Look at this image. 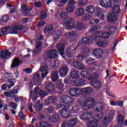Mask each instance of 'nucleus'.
Instances as JSON below:
<instances>
[{"label": "nucleus", "instance_id": "nucleus-5", "mask_svg": "<svg viewBox=\"0 0 127 127\" xmlns=\"http://www.w3.org/2000/svg\"><path fill=\"white\" fill-rule=\"evenodd\" d=\"M94 104H95V99L94 98L92 97L87 98L84 103L82 108L84 111L90 110Z\"/></svg>", "mask_w": 127, "mask_h": 127}, {"label": "nucleus", "instance_id": "nucleus-29", "mask_svg": "<svg viewBox=\"0 0 127 127\" xmlns=\"http://www.w3.org/2000/svg\"><path fill=\"white\" fill-rule=\"evenodd\" d=\"M70 77L73 79H77L80 77V74H79V71L77 70H72L70 72Z\"/></svg>", "mask_w": 127, "mask_h": 127}, {"label": "nucleus", "instance_id": "nucleus-24", "mask_svg": "<svg viewBox=\"0 0 127 127\" xmlns=\"http://www.w3.org/2000/svg\"><path fill=\"white\" fill-rule=\"evenodd\" d=\"M81 89V94H83L84 95H87L93 92V88L90 87H84Z\"/></svg>", "mask_w": 127, "mask_h": 127}, {"label": "nucleus", "instance_id": "nucleus-40", "mask_svg": "<svg viewBox=\"0 0 127 127\" xmlns=\"http://www.w3.org/2000/svg\"><path fill=\"white\" fill-rule=\"evenodd\" d=\"M20 64V61H19V59L18 58L15 59L14 61L12 62L11 67V68H14V67H17V66H19Z\"/></svg>", "mask_w": 127, "mask_h": 127}, {"label": "nucleus", "instance_id": "nucleus-27", "mask_svg": "<svg viewBox=\"0 0 127 127\" xmlns=\"http://www.w3.org/2000/svg\"><path fill=\"white\" fill-rule=\"evenodd\" d=\"M72 84L76 87H81V86H84L85 85V81L82 79H80L73 81Z\"/></svg>", "mask_w": 127, "mask_h": 127}, {"label": "nucleus", "instance_id": "nucleus-41", "mask_svg": "<svg viewBox=\"0 0 127 127\" xmlns=\"http://www.w3.org/2000/svg\"><path fill=\"white\" fill-rule=\"evenodd\" d=\"M52 29H53V26L52 24L47 25L44 29V34H46V32H49V31H51Z\"/></svg>", "mask_w": 127, "mask_h": 127}, {"label": "nucleus", "instance_id": "nucleus-28", "mask_svg": "<svg viewBox=\"0 0 127 127\" xmlns=\"http://www.w3.org/2000/svg\"><path fill=\"white\" fill-rule=\"evenodd\" d=\"M62 35V32L61 31H56L54 35V41L57 42Z\"/></svg>", "mask_w": 127, "mask_h": 127}, {"label": "nucleus", "instance_id": "nucleus-36", "mask_svg": "<svg viewBox=\"0 0 127 127\" xmlns=\"http://www.w3.org/2000/svg\"><path fill=\"white\" fill-rule=\"evenodd\" d=\"M68 123V127H75L77 125V119L72 118L69 120Z\"/></svg>", "mask_w": 127, "mask_h": 127}, {"label": "nucleus", "instance_id": "nucleus-50", "mask_svg": "<svg viewBox=\"0 0 127 127\" xmlns=\"http://www.w3.org/2000/svg\"><path fill=\"white\" fill-rule=\"evenodd\" d=\"M99 29H101V26H100L99 25H97L93 27H91L89 31L90 32H93V31H95V30H98Z\"/></svg>", "mask_w": 127, "mask_h": 127}, {"label": "nucleus", "instance_id": "nucleus-43", "mask_svg": "<svg viewBox=\"0 0 127 127\" xmlns=\"http://www.w3.org/2000/svg\"><path fill=\"white\" fill-rule=\"evenodd\" d=\"M46 91H47V92H53V91H54V85L53 83H48L47 85Z\"/></svg>", "mask_w": 127, "mask_h": 127}, {"label": "nucleus", "instance_id": "nucleus-20", "mask_svg": "<svg viewBox=\"0 0 127 127\" xmlns=\"http://www.w3.org/2000/svg\"><path fill=\"white\" fill-rule=\"evenodd\" d=\"M72 48H73V46H71L66 49L65 54H66V56L67 57H72V56H73V52L76 50V48H77V47L73 49H72Z\"/></svg>", "mask_w": 127, "mask_h": 127}, {"label": "nucleus", "instance_id": "nucleus-42", "mask_svg": "<svg viewBox=\"0 0 127 127\" xmlns=\"http://www.w3.org/2000/svg\"><path fill=\"white\" fill-rule=\"evenodd\" d=\"M91 84L92 87L96 89L100 88L102 86V83L100 81H91Z\"/></svg>", "mask_w": 127, "mask_h": 127}, {"label": "nucleus", "instance_id": "nucleus-8", "mask_svg": "<svg viewBox=\"0 0 127 127\" xmlns=\"http://www.w3.org/2000/svg\"><path fill=\"white\" fill-rule=\"evenodd\" d=\"M68 94L72 97H74V98H77L79 97L80 95L81 94V88L79 87H75L69 90Z\"/></svg>", "mask_w": 127, "mask_h": 127}, {"label": "nucleus", "instance_id": "nucleus-7", "mask_svg": "<svg viewBox=\"0 0 127 127\" xmlns=\"http://www.w3.org/2000/svg\"><path fill=\"white\" fill-rule=\"evenodd\" d=\"M64 23L66 25V27L68 30L73 29L74 28V24L75 22L74 19L71 17H66L64 19Z\"/></svg>", "mask_w": 127, "mask_h": 127}, {"label": "nucleus", "instance_id": "nucleus-13", "mask_svg": "<svg viewBox=\"0 0 127 127\" xmlns=\"http://www.w3.org/2000/svg\"><path fill=\"white\" fill-rule=\"evenodd\" d=\"M59 72L61 77L64 78V77L67 76V74H68V72H69V68H68L67 66H64L59 69Z\"/></svg>", "mask_w": 127, "mask_h": 127}, {"label": "nucleus", "instance_id": "nucleus-33", "mask_svg": "<svg viewBox=\"0 0 127 127\" xmlns=\"http://www.w3.org/2000/svg\"><path fill=\"white\" fill-rule=\"evenodd\" d=\"M101 12L102 10H101V9H97L95 11V15L98 16L99 18H101V19H102V20H104V19H105V16L103 14H101Z\"/></svg>", "mask_w": 127, "mask_h": 127}, {"label": "nucleus", "instance_id": "nucleus-4", "mask_svg": "<svg viewBox=\"0 0 127 127\" xmlns=\"http://www.w3.org/2000/svg\"><path fill=\"white\" fill-rule=\"evenodd\" d=\"M105 30L107 32H104L101 36L96 37V39L97 40H100V39H107L110 37L111 34H113L115 31V28L114 27L106 28Z\"/></svg>", "mask_w": 127, "mask_h": 127}, {"label": "nucleus", "instance_id": "nucleus-61", "mask_svg": "<svg viewBox=\"0 0 127 127\" xmlns=\"http://www.w3.org/2000/svg\"><path fill=\"white\" fill-rule=\"evenodd\" d=\"M40 18H42V19H44V18H47V14H46V12H45V11H42L41 12Z\"/></svg>", "mask_w": 127, "mask_h": 127}, {"label": "nucleus", "instance_id": "nucleus-3", "mask_svg": "<svg viewBox=\"0 0 127 127\" xmlns=\"http://www.w3.org/2000/svg\"><path fill=\"white\" fill-rule=\"evenodd\" d=\"M101 32L100 30L97 31L96 32H95L94 35L91 36V37H90V39H89V38H87V37H84L82 38V43H81V44H90V43H92V42H93V41H98L100 40H96V38L97 37H98V36H101L98 35V34H100Z\"/></svg>", "mask_w": 127, "mask_h": 127}, {"label": "nucleus", "instance_id": "nucleus-16", "mask_svg": "<svg viewBox=\"0 0 127 127\" xmlns=\"http://www.w3.org/2000/svg\"><path fill=\"white\" fill-rule=\"evenodd\" d=\"M79 118L81 121H87V120H90V119H93V116L88 112H85L80 115Z\"/></svg>", "mask_w": 127, "mask_h": 127}, {"label": "nucleus", "instance_id": "nucleus-48", "mask_svg": "<svg viewBox=\"0 0 127 127\" xmlns=\"http://www.w3.org/2000/svg\"><path fill=\"white\" fill-rule=\"evenodd\" d=\"M88 3V0H79L78 4L79 6H85Z\"/></svg>", "mask_w": 127, "mask_h": 127}, {"label": "nucleus", "instance_id": "nucleus-15", "mask_svg": "<svg viewBox=\"0 0 127 127\" xmlns=\"http://www.w3.org/2000/svg\"><path fill=\"white\" fill-rule=\"evenodd\" d=\"M73 99L67 95H64L61 98V102L63 104H71V103H73Z\"/></svg>", "mask_w": 127, "mask_h": 127}, {"label": "nucleus", "instance_id": "nucleus-35", "mask_svg": "<svg viewBox=\"0 0 127 127\" xmlns=\"http://www.w3.org/2000/svg\"><path fill=\"white\" fill-rule=\"evenodd\" d=\"M78 34L77 33V32L75 31H72L71 32H67L65 34V36L66 37H75V36H76Z\"/></svg>", "mask_w": 127, "mask_h": 127}, {"label": "nucleus", "instance_id": "nucleus-9", "mask_svg": "<svg viewBox=\"0 0 127 127\" xmlns=\"http://www.w3.org/2000/svg\"><path fill=\"white\" fill-rule=\"evenodd\" d=\"M40 90L39 87H36L34 91L30 93L29 99L31 100V99H32L33 102H34V101L37 100L38 98V93L39 92Z\"/></svg>", "mask_w": 127, "mask_h": 127}, {"label": "nucleus", "instance_id": "nucleus-56", "mask_svg": "<svg viewBox=\"0 0 127 127\" xmlns=\"http://www.w3.org/2000/svg\"><path fill=\"white\" fill-rule=\"evenodd\" d=\"M76 58H77L79 61H83L85 59V56L82 54H79L77 55Z\"/></svg>", "mask_w": 127, "mask_h": 127}, {"label": "nucleus", "instance_id": "nucleus-64", "mask_svg": "<svg viewBox=\"0 0 127 127\" xmlns=\"http://www.w3.org/2000/svg\"><path fill=\"white\" fill-rule=\"evenodd\" d=\"M9 106L10 108H12V109H14V110H16V107H17V105L14 102H11L9 104Z\"/></svg>", "mask_w": 127, "mask_h": 127}, {"label": "nucleus", "instance_id": "nucleus-14", "mask_svg": "<svg viewBox=\"0 0 127 127\" xmlns=\"http://www.w3.org/2000/svg\"><path fill=\"white\" fill-rule=\"evenodd\" d=\"M5 77L4 80L5 83H12V82H16V79L15 78L9 79V78H12L13 75L12 73H8L6 72L4 74Z\"/></svg>", "mask_w": 127, "mask_h": 127}, {"label": "nucleus", "instance_id": "nucleus-45", "mask_svg": "<svg viewBox=\"0 0 127 127\" xmlns=\"http://www.w3.org/2000/svg\"><path fill=\"white\" fill-rule=\"evenodd\" d=\"M40 103V101H39L36 104L35 106L34 107V109L40 112L42 110V108H43V105L39 104Z\"/></svg>", "mask_w": 127, "mask_h": 127}, {"label": "nucleus", "instance_id": "nucleus-53", "mask_svg": "<svg viewBox=\"0 0 127 127\" xmlns=\"http://www.w3.org/2000/svg\"><path fill=\"white\" fill-rule=\"evenodd\" d=\"M14 101H15L17 103H19V101H21V102H23L24 101L23 97L21 96H15V97H14Z\"/></svg>", "mask_w": 127, "mask_h": 127}, {"label": "nucleus", "instance_id": "nucleus-31", "mask_svg": "<svg viewBox=\"0 0 127 127\" xmlns=\"http://www.w3.org/2000/svg\"><path fill=\"white\" fill-rule=\"evenodd\" d=\"M93 54L95 55V56L101 57L103 55V50L101 49H96L93 51Z\"/></svg>", "mask_w": 127, "mask_h": 127}, {"label": "nucleus", "instance_id": "nucleus-46", "mask_svg": "<svg viewBox=\"0 0 127 127\" xmlns=\"http://www.w3.org/2000/svg\"><path fill=\"white\" fill-rule=\"evenodd\" d=\"M40 127H52V125H51V124H49L46 122L41 121L40 122Z\"/></svg>", "mask_w": 127, "mask_h": 127}, {"label": "nucleus", "instance_id": "nucleus-37", "mask_svg": "<svg viewBox=\"0 0 127 127\" xmlns=\"http://www.w3.org/2000/svg\"><path fill=\"white\" fill-rule=\"evenodd\" d=\"M85 9L86 11L89 13H94L95 12V7L93 5L87 6Z\"/></svg>", "mask_w": 127, "mask_h": 127}, {"label": "nucleus", "instance_id": "nucleus-62", "mask_svg": "<svg viewBox=\"0 0 127 127\" xmlns=\"http://www.w3.org/2000/svg\"><path fill=\"white\" fill-rule=\"evenodd\" d=\"M58 67H59V61H55L54 64L52 65V68H53V69H55L56 68H58Z\"/></svg>", "mask_w": 127, "mask_h": 127}, {"label": "nucleus", "instance_id": "nucleus-55", "mask_svg": "<svg viewBox=\"0 0 127 127\" xmlns=\"http://www.w3.org/2000/svg\"><path fill=\"white\" fill-rule=\"evenodd\" d=\"M8 31H9V26H6L1 30V33L2 34H7Z\"/></svg>", "mask_w": 127, "mask_h": 127}, {"label": "nucleus", "instance_id": "nucleus-32", "mask_svg": "<svg viewBox=\"0 0 127 127\" xmlns=\"http://www.w3.org/2000/svg\"><path fill=\"white\" fill-rule=\"evenodd\" d=\"M52 81L55 82L59 79V75H58V71H55L52 73L51 75Z\"/></svg>", "mask_w": 127, "mask_h": 127}, {"label": "nucleus", "instance_id": "nucleus-11", "mask_svg": "<svg viewBox=\"0 0 127 127\" xmlns=\"http://www.w3.org/2000/svg\"><path fill=\"white\" fill-rule=\"evenodd\" d=\"M42 42L39 41L37 42V45L36 46V49H34L32 51L34 55H38L39 52L42 50Z\"/></svg>", "mask_w": 127, "mask_h": 127}, {"label": "nucleus", "instance_id": "nucleus-59", "mask_svg": "<svg viewBox=\"0 0 127 127\" xmlns=\"http://www.w3.org/2000/svg\"><path fill=\"white\" fill-rule=\"evenodd\" d=\"M3 104L4 103L3 101L0 99V109H2V107H4V111H5V110H6V108H7V105L6 104L3 105Z\"/></svg>", "mask_w": 127, "mask_h": 127}, {"label": "nucleus", "instance_id": "nucleus-49", "mask_svg": "<svg viewBox=\"0 0 127 127\" xmlns=\"http://www.w3.org/2000/svg\"><path fill=\"white\" fill-rule=\"evenodd\" d=\"M16 94H18V89H17L10 91V97H11V98H14Z\"/></svg>", "mask_w": 127, "mask_h": 127}, {"label": "nucleus", "instance_id": "nucleus-6", "mask_svg": "<svg viewBox=\"0 0 127 127\" xmlns=\"http://www.w3.org/2000/svg\"><path fill=\"white\" fill-rule=\"evenodd\" d=\"M69 104H66L62 110H59L61 116L64 119H67V118H69L71 116V113L69 111Z\"/></svg>", "mask_w": 127, "mask_h": 127}, {"label": "nucleus", "instance_id": "nucleus-57", "mask_svg": "<svg viewBox=\"0 0 127 127\" xmlns=\"http://www.w3.org/2000/svg\"><path fill=\"white\" fill-rule=\"evenodd\" d=\"M48 69V67H47V65H45L41 66L38 72L39 71H40V72H45L46 71H47Z\"/></svg>", "mask_w": 127, "mask_h": 127}, {"label": "nucleus", "instance_id": "nucleus-38", "mask_svg": "<svg viewBox=\"0 0 127 127\" xmlns=\"http://www.w3.org/2000/svg\"><path fill=\"white\" fill-rule=\"evenodd\" d=\"M84 13H85V9L83 7L78 8L76 11V14L78 15V16H81L83 15Z\"/></svg>", "mask_w": 127, "mask_h": 127}, {"label": "nucleus", "instance_id": "nucleus-58", "mask_svg": "<svg viewBox=\"0 0 127 127\" xmlns=\"http://www.w3.org/2000/svg\"><path fill=\"white\" fill-rule=\"evenodd\" d=\"M55 110L56 109H55V107H54V106H51L48 107V113H49V114H52V113L55 112Z\"/></svg>", "mask_w": 127, "mask_h": 127}, {"label": "nucleus", "instance_id": "nucleus-23", "mask_svg": "<svg viewBox=\"0 0 127 127\" xmlns=\"http://www.w3.org/2000/svg\"><path fill=\"white\" fill-rule=\"evenodd\" d=\"M56 50H51L47 52V56L48 58L52 59V58H55L57 55H56Z\"/></svg>", "mask_w": 127, "mask_h": 127}, {"label": "nucleus", "instance_id": "nucleus-1", "mask_svg": "<svg viewBox=\"0 0 127 127\" xmlns=\"http://www.w3.org/2000/svg\"><path fill=\"white\" fill-rule=\"evenodd\" d=\"M113 114L109 115L107 117H105L103 119V120L99 122V119H101L103 118L104 116V114L103 113L98 114L97 115H95L93 119L92 120H90L87 123V126L88 127H107L110 124V123L114 120V115H115V111L112 110Z\"/></svg>", "mask_w": 127, "mask_h": 127}, {"label": "nucleus", "instance_id": "nucleus-12", "mask_svg": "<svg viewBox=\"0 0 127 127\" xmlns=\"http://www.w3.org/2000/svg\"><path fill=\"white\" fill-rule=\"evenodd\" d=\"M83 104V102H82V100L81 99H79L78 101H77L76 105L74 106V107H72L71 109V112L73 113L74 114H76L82 108V104Z\"/></svg>", "mask_w": 127, "mask_h": 127}, {"label": "nucleus", "instance_id": "nucleus-52", "mask_svg": "<svg viewBox=\"0 0 127 127\" xmlns=\"http://www.w3.org/2000/svg\"><path fill=\"white\" fill-rule=\"evenodd\" d=\"M9 19V17L8 16H3L2 18L0 19V22H8V20Z\"/></svg>", "mask_w": 127, "mask_h": 127}, {"label": "nucleus", "instance_id": "nucleus-51", "mask_svg": "<svg viewBox=\"0 0 127 127\" xmlns=\"http://www.w3.org/2000/svg\"><path fill=\"white\" fill-rule=\"evenodd\" d=\"M64 87V84L62 83V81H58L56 84V88L60 90Z\"/></svg>", "mask_w": 127, "mask_h": 127}, {"label": "nucleus", "instance_id": "nucleus-26", "mask_svg": "<svg viewBox=\"0 0 127 127\" xmlns=\"http://www.w3.org/2000/svg\"><path fill=\"white\" fill-rule=\"evenodd\" d=\"M21 12L24 14H28V13H30V10L28 9V5L26 4H22L21 5Z\"/></svg>", "mask_w": 127, "mask_h": 127}, {"label": "nucleus", "instance_id": "nucleus-34", "mask_svg": "<svg viewBox=\"0 0 127 127\" xmlns=\"http://www.w3.org/2000/svg\"><path fill=\"white\" fill-rule=\"evenodd\" d=\"M73 28H76L77 30H82V29L85 28V25L81 22H78L76 24V26L74 24Z\"/></svg>", "mask_w": 127, "mask_h": 127}, {"label": "nucleus", "instance_id": "nucleus-10", "mask_svg": "<svg viewBox=\"0 0 127 127\" xmlns=\"http://www.w3.org/2000/svg\"><path fill=\"white\" fill-rule=\"evenodd\" d=\"M99 4L102 7H112V0H100Z\"/></svg>", "mask_w": 127, "mask_h": 127}, {"label": "nucleus", "instance_id": "nucleus-2", "mask_svg": "<svg viewBox=\"0 0 127 127\" xmlns=\"http://www.w3.org/2000/svg\"><path fill=\"white\" fill-rule=\"evenodd\" d=\"M112 12L115 14L112 13H109L108 14V20L111 22H115V21H117L119 20V19L120 18V15H119V13L121 12V7L120 6H114L112 8Z\"/></svg>", "mask_w": 127, "mask_h": 127}, {"label": "nucleus", "instance_id": "nucleus-63", "mask_svg": "<svg viewBox=\"0 0 127 127\" xmlns=\"http://www.w3.org/2000/svg\"><path fill=\"white\" fill-rule=\"evenodd\" d=\"M19 118L21 119V120H25V118L26 117V115L23 114V112L20 111L18 115Z\"/></svg>", "mask_w": 127, "mask_h": 127}, {"label": "nucleus", "instance_id": "nucleus-30", "mask_svg": "<svg viewBox=\"0 0 127 127\" xmlns=\"http://www.w3.org/2000/svg\"><path fill=\"white\" fill-rule=\"evenodd\" d=\"M11 53L9 52V51L7 50H5V51H1L0 52V57L1 58H5L6 56H10Z\"/></svg>", "mask_w": 127, "mask_h": 127}, {"label": "nucleus", "instance_id": "nucleus-44", "mask_svg": "<svg viewBox=\"0 0 127 127\" xmlns=\"http://www.w3.org/2000/svg\"><path fill=\"white\" fill-rule=\"evenodd\" d=\"M82 71L80 72V76L82 78H86L90 75V72L87 71V70H84L85 69H81Z\"/></svg>", "mask_w": 127, "mask_h": 127}, {"label": "nucleus", "instance_id": "nucleus-19", "mask_svg": "<svg viewBox=\"0 0 127 127\" xmlns=\"http://www.w3.org/2000/svg\"><path fill=\"white\" fill-rule=\"evenodd\" d=\"M103 109H104V105L102 103H96L94 106V110L96 113L102 112Z\"/></svg>", "mask_w": 127, "mask_h": 127}, {"label": "nucleus", "instance_id": "nucleus-18", "mask_svg": "<svg viewBox=\"0 0 127 127\" xmlns=\"http://www.w3.org/2000/svg\"><path fill=\"white\" fill-rule=\"evenodd\" d=\"M49 120L51 123H57L60 120L59 114L58 113H55L49 117Z\"/></svg>", "mask_w": 127, "mask_h": 127}, {"label": "nucleus", "instance_id": "nucleus-25", "mask_svg": "<svg viewBox=\"0 0 127 127\" xmlns=\"http://www.w3.org/2000/svg\"><path fill=\"white\" fill-rule=\"evenodd\" d=\"M73 65L75 68L77 69H79V70H86V67L79 62H74L73 63Z\"/></svg>", "mask_w": 127, "mask_h": 127}, {"label": "nucleus", "instance_id": "nucleus-21", "mask_svg": "<svg viewBox=\"0 0 127 127\" xmlns=\"http://www.w3.org/2000/svg\"><path fill=\"white\" fill-rule=\"evenodd\" d=\"M23 28V26L22 25H17L16 26L9 28V32L11 34H16L17 33L18 29H22Z\"/></svg>", "mask_w": 127, "mask_h": 127}, {"label": "nucleus", "instance_id": "nucleus-54", "mask_svg": "<svg viewBox=\"0 0 127 127\" xmlns=\"http://www.w3.org/2000/svg\"><path fill=\"white\" fill-rule=\"evenodd\" d=\"M74 10H75V6H68L66 8L67 12H73Z\"/></svg>", "mask_w": 127, "mask_h": 127}, {"label": "nucleus", "instance_id": "nucleus-60", "mask_svg": "<svg viewBox=\"0 0 127 127\" xmlns=\"http://www.w3.org/2000/svg\"><path fill=\"white\" fill-rule=\"evenodd\" d=\"M65 106H66V105H63V104H57L55 106V109H56V110H59V109L62 108V109L64 108Z\"/></svg>", "mask_w": 127, "mask_h": 127}, {"label": "nucleus", "instance_id": "nucleus-39", "mask_svg": "<svg viewBox=\"0 0 127 127\" xmlns=\"http://www.w3.org/2000/svg\"><path fill=\"white\" fill-rule=\"evenodd\" d=\"M96 44L100 47H106L109 45V42H108V41H100L98 42Z\"/></svg>", "mask_w": 127, "mask_h": 127}, {"label": "nucleus", "instance_id": "nucleus-17", "mask_svg": "<svg viewBox=\"0 0 127 127\" xmlns=\"http://www.w3.org/2000/svg\"><path fill=\"white\" fill-rule=\"evenodd\" d=\"M57 49H58L59 51V53H60V55L62 56V57H64V50L65 49V46L63 44L59 43L57 45Z\"/></svg>", "mask_w": 127, "mask_h": 127}, {"label": "nucleus", "instance_id": "nucleus-22", "mask_svg": "<svg viewBox=\"0 0 127 127\" xmlns=\"http://www.w3.org/2000/svg\"><path fill=\"white\" fill-rule=\"evenodd\" d=\"M57 99L55 96H52L48 98L46 100L45 102L46 106H49V105H51V104H54Z\"/></svg>", "mask_w": 127, "mask_h": 127}, {"label": "nucleus", "instance_id": "nucleus-47", "mask_svg": "<svg viewBox=\"0 0 127 127\" xmlns=\"http://www.w3.org/2000/svg\"><path fill=\"white\" fill-rule=\"evenodd\" d=\"M39 80H40V75H39V74H35L33 78V82L37 84V83L39 82Z\"/></svg>", "mask_w": 127, "mask_h": 127}]
</instances>
